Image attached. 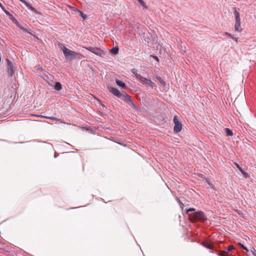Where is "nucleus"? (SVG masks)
Returning <instances> with one entry per match:
<instances>
[{
    "label": "nucleus",
    "instance_id": "nucleus-15",
    "mask_svg": "<svg viewBox=\"0 0 256 256\" xmlns=\"http://www.w3.org/2000/svg\"><path fill=\"white\" fill-rule=\"evenodd\" d=\"M131 72L133 74H134L135 75L136 77L137 78H138L141 76V75L138 74L137 70L136 68H132L131 70Z\"/></svg>",
    "mask_w": 256,
    "mask_h": 256
},
{
    "label": "nucleus",
    "instance_id": "nucleus-23",
    "mask_svg": "<svg viewBox=\"0 0 256 256\" xmlns=\"http://www.w3.org/2000/svg\"><path fill=\"white\" fill-rule=\"evenodd\" d=\"M225 35L228 36V37H230V38H232V39H234V40L236 42L238 41V38H234L230 34V33L226 32L225 33Z\"/></svg>",
    "mask_w": 256,
    "mask_h": 256
},
{
    "label": "nucleus",
    "instance_id": "nucleus-31",
    "mask_svg": "<svg viewBox=\"0 0 256 256\" xmlns=\"http://www.w3.org/2000/svg\"><path fill=\"white\" fill-rule=\"evenodd\" d=\"M155 59H156L157 61H158V58L157 57H156Z\"/></svg>",
    "mask_w": 256,
    "mask_h": 256
},
{
    "label": "nucleus",
    "instance_id": "nucleus-25",
    "mask_svg": "<svg viewBox=\"0 0 256 256\" xmlns=\"http://www.w3.org/2000/svg\"><path fill=\"white\" fill-rule=\"evenodd\" d=\"M238 244L240 246V247L243 248L244 250H246V251L248 252V249L244 246L242 244L239 243Z\"/></svg>",
    "mask_w": 256,
    "mask_h": 256
},
{
    "label": "nucleus",
    "instance_id": "nucleus-29",
    "mask_svg": "<svg viewBox=\"0 0 256 256\" xmlns=\"http://www.w3.org/2000/svg\"><path fill=\"white\" fill-rule=\"evenodd\" d=\"M0 6L2 8V10H4V6L0 2Z\"/></svg>",
    "mask_w": 256,
    "mask_h": 256
},
{
    "label": "nucleus",
    "instance_id": "nucleus-22",
    "mask_svg": "<svg viewBox=\"0 0 256 256\" xmlns=\"http://www.w3.org/2000/svg\"><path fill=\"white\" fill-rule=\"evenodd\" d=\"M234 164L238 168V170L242 174H245V172L242 170V168L240 167L238 164L234 163Z\"/></svg>",
    "mask_w": 256,
    "mask_h": 256
},
{
    "label": "nucleus",
    "instance_id": "nucleus-12",
    "mask_svg": "<svg viewBox=\"0 0 256 256\" xmlns=\"http://www.w3.org/2000/svg\"><path fill=\"white\" fill-rule=\"evenodd\" d=\"M146 86L147 87L153 88L154 86H155V84L151 80H148V82H146Z\"/></svg>",
    "mask_w": 256,
    "mask_h": 256
},
{
    "label": "nucleus",
    "instance_id": "nucleus-32",
    "mask_svg": "<svg viewBox=\"0 0 256 256\" xmlns=\"http://www.w3.org/2000/svg\"><path fill=\"white\" fill-rule=\"evenodd\" d=\"M22 30H26L24 28H22V27H20Z\"/></svg>",
    "mask_w": 256,
    "mask_h": 256
},
{
    "label": "nucleus",
    "instance_id": "nucleus-33",
    "mask_svg": "<svg viewBox=\"0 0 256 256\" xmlns=\"http://www.w3.org/2000/svg\"><path fill=\"white\" fill-rule=\"evenodd\" d=\"M252 252H253V254L254 255V254H254V252H253V251H252Z\"/></svg>",
    "mask_w": 256,
    "mask_h": 256
},
{
    "label": "nucleus",
    "instance_id": "nucleus-14",
    "mask_svg": "<svg viewBox=\"0 0 256 256\" xmlns=\"http://www.w3.org/2000/svg\"><path fill=\"white\" fill-rule=\"evenodd\" d=\"M140 80V82L142 83V84H146V82H148V79H147L146 78H145L142 76L138 78Z\"/></svg>",
    "mask_w": 256,
    "mask_h": 256
},
{
    "label": "nucleus",
    "instance_id": "nucleus-27",
    "mask_svg": "<svg viewBox=\"0 0 256 256\" xmlns=\"http://www.w3.org/2000/svg\"><path fill=\"white\" fill-rule=\"evenodd\" d=\"M80 14L82 17L83 18L85 19L86 17V15L84 14L82 12H80Z\"/></svg>",
    "mask_w": 256,
    "mask_h": 256
},
{
    "label": "nucleus",
    "instance_id": "nucleus-34",
    "mask_svg": "<svg viewBox=\"0 0 256 256\" xmlns=\"http://www.w3.org/2000/svg\"><path fill=\"white\" fill-rule=\"evenodd\" d=\"M254 256H256V254H254Z\"/></svg>",
    "mask_w": 256,
    "mask_h": 256
},
{
    "label": "nucleus",
    "instance_id": "nucleus-2",
    "mask_svg": "<svg viewBox=\"0 0 256 256\" xmlns=\"http://www.w3.org/2000/svg\"><path fill=\"white\" fill-rule=\"evenodd\" d=\"M62 52L65 57L67 59L70 60L75 58L78 56L80 55V54L72 51L66 46H64L62 48Z\"/></svg>",
    "mask_w": 256,
    "mask_h": 256
},
{
    "label": "nucleus",
    "instance_id": "nucleus-6",
    "mask_svg": "<svg viewBox=\"0 0 256 256\" xmlns=\"http://www.w3.org/2000/svg\"><path fill=\"white\" fill-rule=\"evenodd\" d=\"M120 98L123 100L126 101L128 104L130 105H134L132 101L130 99V97L125 92H122Z\"/></svg>",
    "mask_w": 256,
    "mask_h": 256
},
{
    "label": "nucleus",
    "instance_id": "nucleus-20",
    "mask_svg": "<svg viewBox=\"0 0 256 256\" xmlns=\"http://www.w3.org/2000/svg\"><path fill=\"white\" fill-rule=\"evenodd\" d=\"M110 52L114 54H116L118 52V47H114L110 50Z\"/></svg>",
    "mask_w": 256,
    "mask_h": 256
},
{
    "label": "nucleus",
    "instance_id": "nucleus-10",
    "mask_svg": "<svg viewBox=\"0 0 256 256\" xmlns=\"http://www.w3.org/2000/svg\"><path fill=\"white\" fill-rule=\"evenodd\" d=\"M202 244L204 247L209 249H212L213 248V245L211 243L208 242H202Z\"/></svg>",
    "mask_w": 256,
    "mask_h": 256
},
{
    "label": "nucleus",
    "instance_id": "nucleus-13",
    "mask_svg": "<svg viewBox=\"0 0 256 256\" xmlns=\"http://www.w3.org/2000/svg\"><path fill=\"white\" fill-rule=\"evenodd\" d=\"M116 84H117V85H118L120 87H122V88H124L126 87L125 84L124 82H122L120 81V80H116Z\"/></svg>",
    "mask_w": 256,
    "mask_h": 256
},
{
    "label": "nucleus",
    "instance_id": "nucleus-21",
    "mask_svg": "<svg viewBox=\"0 0 256 256\" xmlns=\"http://www.w3.org/2000/svg\"><path fill=\"white\" fill-rule=\"evenodd\" d=\"M218 256H228V252L226 251H220L218 253Z\"/></svg>",
    "mask_w": 256,
    "mask_h": 256
},
{
    "label": "nucleus",
    "instance_id": "nucleus-3",
    "mask_svg": "<svg viewBox=\"0 0 256 256\" xmlns=\"http://www.w3.org/2000/svg\"><path fill=\"white\" fill-rule=\"evenodd\" d=\"M86 50L90 51L96 56H100L102 58L104 57L106 52L100 48L96 47H84Z\"/></svg>",
    "mask_w": 256,
    "mask_h": 256
},
{
    "label": "nucleus",
    "instance_id": "nucleus-18",
    "mask_svg": "<svg viewBox=\"0 0 256 256\" xmlns=\"http://www.w3.org/2000/svg\"><path fill=\"white\" fill-rule=\"evenodd\" d=\"M156 78L159 81V82L162 86H165V82L160 76H156Z\"/></svg>",
    "mask_w": 256,
    "mask_h": 256
},
{
    "label": "nucleus",
    "instance_id": "nucleus-28",
    "mask_svg": "<svg viewBox=\"0 0 256 256\" xmlns=\"http://www.w3.org/2000/svg\"><path fill=\"white\" fill-rule=\"evenodd\" d=\"M3 10L5 12L6 14L7 15H10V12H8L6 11V10H5V8H4V10Z\"/></svg>",
    "mask_w": 256,
    "mask_h": 256
},
{
    "label": "nucleus",
    "instance_id": "nucleus-16",
    "mask_svg": "<svg viewBox=\"0 0 256 256\" xmlns=\"http://www.w3.org/2000/svg\"><path fill=\"white\" fill-rule=\"evenodd\" d=\"M40 118H48V119H50L52 120H58V121H60V119H58L56 118H54V117H48V116H38Z\"/></svg>",
    "mask_w": 256,
    "mask_h": 256
},
{
    "label": "nucleus",
    "instance_id": "nucleus-5",
    "mask_svg": "<svg viewBox=\"0 0 256 256\" xmlns=\"http://www.w3.org/2000/svg\"><path fill=\"white\" fill-rule=\"evenodd\" d=\"M120 98L123 100L126 101L128 104L130 105H134L132 101L130 99V97L125 92H122Z\"/></svg>",
    "mask_w": 256,
    "mask_h": 256
},
{
    "label": "nucleus",
    "instance_id": "nucleus-11",
    "mask_svg": "<svg viewBox=\"0 0 256 256\" xmlns=\"http://www.w3.org/2000/svg\"><path fill=\"white\" fill-rule=\"evenodd\" d=\"M54 89L57 91H60L62 88V86L60 82H56L54 86Z\"/></svg>",
    "mask_w": 256,
    "mask_h": 256
},
{
    "label": "nucleus",
    "instance_id": "nucleus-24",
    "mask_svg": "<svg viewBox=\"0 0 256 256\" xmlns=\"http://www.w3.org/2000/svg\"><path fill=\"white\" fill-rule=\"evenodd\" d=\"M195 211V208H190L188 209L186 211V214H188L189 212H194Z\"/></svg>",
    "mask_w": 256,
    "mask_h": 256
},
{
    "label": "nucleus",
    "instance_id": "nucleus-7",
    "mask_svg": "<svg viewBox=\"0 0 256 256\" xmlns=\"http://www.w3.org/2000/svg\"><path fill=\"white\" fill-rule=\"evenodd\" d=\"M8 64V72L10 76L12 77L14 74L12 63L8 59H6Z\"/></svg>",
    "mask_w": 256,
    "mask_h": 256
},
{
    "label": "nucleus",
    "instance_id": "nucleus-19",
    "mask_svg": "<svg viewBox=\"0 0 256 256\" xmlns=\"http://www.w3.org/2000/svg\"><path fill=\"white\" fill-rule=\"evenodd\" d=\"M225 132H226V135L228 136H232L233 134L232 131L228 128H226Z\"/></svg>",
    "mask_w": 256,
    "mask_h": 256
},
{
    "label": "nucleus",
    "instance_id": "nucleus-26",
    "mask_svg": "<svg viewBox=\"0 0 256 256\" xmlns=\"http://www.w3.org/2000/svg\"><path fill=\"white\" fill-rule=\"evenodd\" d=\"M234 246H228V252H230L232 251V250H233L234 249Z\"/></svg>",
    "mask_w": 256,
    "mask_h": 256
},
{
    "label": "nucleus",
    "instance_id": "nucleus-9",
    "mask_svg": "<svg viewBox=\"0 0 256 256\" xmlns=\"http://www.w3.org/2000/svg\"><path fill=\"white\" fill-rule=\"evenodd\" d=\"M234 30L238 32H240L242 30V29L240 28V20H236Z\"/></svg>",
    "mask_w": 256,
    "mask_h": 256
},
{
    "label": "nucleus",
    "instance_id": "nucleus-4",
    "mask_svg": "<svg viewBox=\"0 0 256 256\" xmlns=\"http://www.w3.org/2000/svg\"><path fill=\"white\" fill-rule=\"evenodd\" d=\"M173 122L174 124V131L176 133H178L182 130V124L181 122L178 120L177 116H175L173 119Z\"/></svg>",
    "mask_w": 256,
    "mask_h": 256
},
{
    "label": "nucleus",
    "instance_id": "nucleus-17",
    "mask_svg": "<svg viewBox=\"0 0 256 256\" xmlns=\"http://www.w3.org/2000/svg\"><path fill=\"white\" fill-rule=\"evenodd\" d=\"M234 15L236 17V20H240L239 12L236 10V8H234Z\"/></svg>",
    "mask_w": 256,
    "mask_h": 256
},
{
    "label": "nucleus",
    "instance_id": "nucleus-30",
    "mask_svg": "<svg viewBox=\"0 0 256 256\" xmlns=\"http://www.w3.org/2000/svg\"><path fill=\"white\" fill-rule=\"evenodd\" d=\"M208 182V184H210V186H213L212 184H211L210 182Z\"/></svg>",
    "mask_w": 256,
    "mask_h": 256
},
{
    "label": "nucleus",
    "instance_id": "nucleus-1",
    "mask_svg": "<svg viewBox=\"0 0 256 256\" xmlns=\"http://www.w3.org/2000/svg\"><path fill=\"white\" fill-rule=\"evenodd\" d=\"M188 216L190 220L192 222H204L206 220V216L204 212L202 211L195 212L192 214H188Z\"/></svg>",
    "mask_w": 256,
    "mask_h": 256
},
{
    "label": "nucleus",
    "instance_id": "nucleus-8",
    "mask_svg": "<svg viewBox=\"0 0 256 256\" xmlns=\"http://www.w3.org/2000/svg\"><path fill=\"white\" fill-rule=\"evenodd\" d=\"M108 90L111 93L119 98L122 94V92H120L118 90L113 87H110Z\"/></svg>",
    "mask_w": 256,
    "mask_h": 256
}]
</instances>
